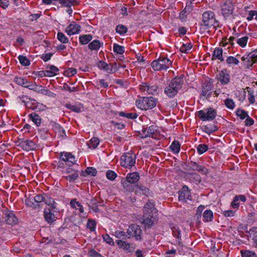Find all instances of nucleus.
<instances>
[{"label": "nucleus", "instance_id": "nucleus-1", "mask_svg": "<svg viewBox=\"0 0 257 257\" xmlns=\"http://www.w3.org/2000/svg\"><path fill=\"white\" fill-rule=\"evenodd\" d=\"M183 80L180 77L173 79L168 86L165 88V93L169 97H173L182 87Z\"/></svg>", "mask_w": 257, "mask_h": 257}, {"label": "nucleus", "instance_id": "nucleus-2", "mask_svg": "<svg viewBox=\"0 0 257 257\" xmlns=\"http://www.w3.org/2000/svg\"><path fill=\"white\" fill-rule=\"evenodd\" d=\"M216 22L217 21L216 20L214 13L211 11H206L202 16V20L200 22L201 29H209L214 26Z\"/></svg>", "mask_w": 257, "mask_h": 257}, {"label": "nucleus", "instance_id": "nucleus-3", "mask_svg": "<svg viewBox=\"0 0 257 257\" xmlns=\"http://www.w3.org/2000/svg\"><path fill=\"white\" fill-rule=\"evenodd\" d=\"M157 99L153 97H144L137 100L136 105L138 108L142 110L151 109L156 106Z\"/></svg>", "mask_w": 257, "mask_h": 257}, {"label": "nucleus", "instance_id": "nucleus-4", "mask_svg": "<svg viewBox=\"0 0 257 257\" xmlns=\"http://www.w3.org/2000/svg\"><path fill=\"white\" fill-rule=\"evenodd\" d=\"M172 64V61L168 58L160 56L158 59L154 60L151 63V66L155 71L166 70Z\"/></svg>", "mask_w": 257, "mask_h": 257}, {"label": "nucleus", "instance_id": "nucleus-5", "mask_svg": "<svg viewBox=\"0 0 257 257\" xmlns=\"http://www.w3.org/2000/svg\"><path fill=\"white\" fill-rule=\"evenodd\" d=\"M136 155L132 152L124 153L121 156L120 164L125 168H131L136 164Z\"/></svg>", "mask_w": 257, "mask_h": 257}, {"label": "nucleus", "instance_id": "nucleus-6", "mask_svg": "<svg viewBox=\"0 0 257 257\" xmlns=\"http://www.w3.org/2000/svg\"><path fill=\"white\" fill-rule=\"evenodd\" d=\"M198 116L202 121H211L213 120L217 115L216 110L209 107L205 110H200L197 112Z\"/></svg>", "mask_w": 257, "mask_h": 257}, {"label": "nucleus", "instance_id": "nucleus-7", "mask_svg": "<svg viewBox=\"0 0 257 257\" xmlns=\"http://www.w3.org/2000/svg\"><path fill=\"white\" fill-rule=\"evenodd\" d=\"M140 89L145 94L157 95L160 91L157 84L147 82L142 83L140 85Z\"/></svg>", "mask_w": 257, "mask_h": 257}, {"label": "nucleus", "instance_id": "nucleus-8", "mask_svg": "<svg viewBox=\"0 0 257 257\" xmlns=\"http://www.w3.org/2000/svg\"><path fill=\"white\" fill-rule=\"evenodd\" d=\"M127 238L135 237L137 240L142 239V231L140 227L136 224L130 225L127 229Z\"/></svg>", "mask_w": 257, "mask_h": 257}, {"label": "nucleus", "instance_id": "nucleus-9", "mask_svg": "<svg viewBox=\"0 0 257 257\" xmlns=\"http://www.w3.org/2000/svg\"><path fill=\"white\" fill-rule=\"evenodd\" d=\"M179 200L183 203L186 202L187 200H192L190 190L186 185L183 186L182 189L178 192Z\"/></svg>", "mask_w": 257, "mask_h": 257}, {"label": "nucleus", "instance_id": "nucleus-10", "mask_svg": "<svg viewBox=\"0 0 257 257\" xmlns=\"http://www.w3.org/2000/svg\"><path fill=\"white\" fill-rule=\"evenodd\" d=\"M216 79L220 81L221 84L224 85L230 82V75L227 69H224L216 75Z\"/></svg>", "mask_w": 257, "mask_h": 257}, {"label": "nucleus", "instance_id": "nucleus-11", "mask_svg": "<svg viewBox=\"0 0 257 257\" xmlns=\"http://www.w3.org/2000/svg\"><path fill=\"white\" fill-rule=\"evenodd\" d=\"M60 159L61 161L65 162L66 165L67 166H70L76 163L75 157L70 153H61Z\"/></svg>", "mask_w": 257, "mask_h": 257}, {"label": "nucleus", "instance_id": "nucleus-12", "mask_svg": "<svg viewBox=\"0 0 257 257\" xmlns=\"http://www.w3.org/2000/svg\"><path fill=\"white\" fill-rule=\"evenodd\" d=\"M234 7L232 2L227 1L221 5V14L224 17H226L231 15L233 11Z\"/></svg>", "mask_w": 257, "mask_h": 257}, {"label": "nucleus", "instance_id": "nucleus-13", "mask_svg": "<svg viewBox=\"0 0 257 257\" xmlns=\"http://www.w3.org/2000/svg\"><path fill=\"white\" fill-rule=\"evenodd\" d=\"M66 175L64 177L69 182H73L79 178V172L78 170L68 168L66 169Z\"/></svg>", "mask_w": 257, "mask_h": 257}, {"label": "nucleus", "instance_id": "nucleus-14", "mask_svg": "<svg viewBox=\"0 0 257 257\" xmlns=\"http://www.w3.org/2000/svg\"><path fill=\"white\" fill-rule=\"evenodd\" d=\"M134 191L136 194H140L147 197L152 196L153 192L147 187L142 184L135 186Z\"/></svg>", "mask_w": 257, "mask_h": 257}, {"label": "nucleus", "instance_id": "nucleus-15", "mask_svg": "<svg viewBox=\"0 0 257 257\" xmlns=\"http://www.w3.org/2000/svg\"><path fill=\"white\" fill-rule=\"evenodd\" d=\"M81 30V26L79 24L76 22H72L70 23L66 28L65 32L68 35H72L78 34Z\"/></svg>", "mask_w": 257, "mask_h": 257}, {"label": "nucleus", "instance_id": "nucleus-16", "mask_svg": "<svg viewBox=\"0 0 257 257\" xmlns=\"http://www.w3.org/2000/svg\"><path fill=\"white\" fill-rule=\"evenodd\" d=\"M19 146L26 151L33 150L35 148V143L29 140H20Z\"/></svg>", "mask_w": 257, "mask_h": 257}, {"label": "nucleus", "instance_id": "nucleus-17", "mask_svg": "<svg viewBox=\"0 0 257 257\" xmlns=\"http://www.w3.org/2000/svg\"><path fill=\"white\" fill-rule=\"evenodd\" d=\"M156 131V126L151 125L149 127L143 128L142 133H141L142 138L147 137H151L152 138H156L155 132Z\"/></svg>", "mask_w": 257, "mask_h": 257}, {"label": "nucleus", "instance_id": "nucleus-18", "mask_svg": "<svg viewBox=\"0 0 257 257\" xmlns=\"http://www.w3.org/2000/svg\"><path fill=\"white\" fill-rule=\"evenodd\" d=\"M44 216L45 220L50 224H52L57 218L54 213V210L49 208H46L44 209Z\"/></svg>", "mask_w": 257, "mask_h": 257}, {"label": "nucleus", "instance_id": "nucleus-19", "mask_svg": "<svg viewBox=\"0 0 257 257\" xmlns=\"http://www.w3.org/2000/svg\"><path fill=\"white\" fill-rule=\"evenodd\" d=\"M5 220L8 224L15 225L18 222V219L13 211L8 210L5 213Z\"/></svg>", "mask_w": 257, "mask_h": 257}, {"label": "nucleus", "instance_id": "nucleus-20", "mask_svg": "<svg viewBox=\"0 0 257 257\" xmlns=\"http://www.w3.org/2000/svg\"><path fill=\"white\" fill-rule=\"evenodd\" d=\"M189 164L190 169L193 171H198L204 175H207L209 173V170L207 168L195 162H191Z\"/></svg>", "mask_w": 257, "mask_h": 257}, {"label": "nucleus", "instance_id": "nucleus-21", "mask_svg": "<svg viewBox=\"0 0 257 257\" xmlns=\"http://www.w3.org/2000/svg\"><path fill=\"white\" fill-rule=\"evenodd\" d=\"M144 213L142 223L145 224L146 227L150 228L154 224L156 221L155 217L156 216V214L153 215L152 216V214H149V215H147Z\"/></svg>", "mask_w": 257, "mask_h": 257}, {"label": "nucleus", "instance_id": "nucleus-22", "mask_svg": "<svg viewBox=\"0 0 257 257\" xmlns=\"http://www.w3.org/2000/svg\"><path fill=\"white\" fill-rule=\"evenodd\" d=\"M144 213L146 214V216L151 214H152V216H153V215L157 214V210L154 207V204L153 202L149 200V201L145 205L144 207Z\"/></svg>", "mask_w": 257, "mask_h": 257}, {"label": "nucleus", "instance_id": "nucleus-23", "mask_svg": "<svg viewBox=\"0 0 257 257\" xmlns=\"http://www.w3.org/2000/svg\"><path fill=\"white\" fill-rule=\"evenodd\" d=\"M213 83L211 79L206 80L202 85V90L200 95H205L206 93L212 90Z\"/></svg>", "mask_w": 257, "mask_h": 257}, {"label": "nucleus", "instance_id": "nucleus-24", "mask_svg": "<svg viewBox=\"0 0 257 257\" xmlns=\"http://www.w3.org/2000/svg\"><path fill=\"white\" fill-rule=\"evenodd\" d=\"M129 182L132 184L137 183L140 179V175L138 172H135L129 173L126 177L124 178Z\"/></svg>", "mask_w": 257, "mask_h": 257}, {"label": "nucleus", "instance_id": "nucleus-25", "mask_svg": "<svg viewBox=\"0 0 257 257\" xmlns=\"http://www.w3.org/2000/svg\"><path fill=\"white\" fill-rule=\"evenodd\" d=\"M186 176L189 180L191 182L199 183L201 181L200 176L196 173H188L187 174Z\"/></svg>", "mask_w": 257, "mask_h": 257}, {"label": "nucleus", "instance_id": "nucleus-26", "mask_svg": "<svg viewBox=\"0 0 257 257\" xmlns=\"http://www.w3.org/2000/svg\"><path fill=\"white\" fill-rule=\"evenodd\" d=\"M121 184L123 188L126 191L132 192L134 190L135 186L132 185V183L129 182L124 178H122L121 180Z\"/></svg>", "mask_w": 257, "mask_h": 257}, {"label": "nucleus", "instance_id": "nucleus-27", "mask_svg": "<svg viewBox=\"0 0 257 257\" xmlns=\"http://www.w3.org/2000/svg\"><path fill=\"white\" fill-rule=\"evenodd\" d=\"M103 42L98 40H94L89 44L88 48L91 50L98 51L100 47L103 46Z\"/></svg>", "mask_w": 257, "mask_h": 257}, {"label": "nucleus", "instance_id": "nucleus-28", "mask_svg": "<svg viewBox=\"0 0 257 257\" xmlns=\"http://www.w3.org/2000/svg\"><path fill=\"white\" fill-rule=\"evenodd\" d=\"M170 228L172 231L173 236L178 239H181V230L178 225L171 223L170 225Z\"/></svg>", "mask_w": 257, "mask_h": 257}, {"label": "nucleus", "instance_id": "nucleus-29", "mask_svg": "<svg viewBox=\"0 0 257 257\" xmlns=\"http://www.w3.org/2000/svg\"><path fill=\"white\" fill-rule=\"evenodd\" d=\"M202 131L208 135H210L211 133L217 130L218 128L216 125L214 124H209L207 125H202L201 126Z\"/></svg>", "mask_w": 257, "mask_h": 257}, {"label": "nucleus", "instance_id": "nucleus-30", "mask_svg": "<svg viewBox=\"0 0 257 257\" xmlns=\"http://www.w3.org/2000/svg\"><path fill=\"white\" fill-rule=\"evenodd\" d=\"M223 51L221 48H216L213 52V54L212 56V59H218L221 61H224V58L222 56Z\"/></svg>", "mask_w": 257, "mask_h": 257}, {"label": "nucleus", "instance_id": "nucleus-31", "mask_svg": "<svg viewBox=\"0 0 257 257\" xmlns=\"http://www.w3.org/2000/svg\"><path fill=\"white\" fill-rule=\"evenodd\" d=\"M98 67L100 69L104 70L108 73H112V68L103 61H99L97 64Z\"/></svg>", "mask_w": 257, "mask_h": 257}, {"label": "nucleus", "instance_id": "nucleus-32", "mask_svg": "<svg viewBox=\"0 0 257 257\" xmlns=\"http://www.w3.org/2000/svg\"><path fill=\"white\" fill-rule=\"evenodd\" d=\"M79 39L80 43L82 45H85L92 39V36L90 34L82 35L79 36Z\"/></svg>", "mask_w": 257, "mask_h": 257}, {"label": "nucleus", "instance_id": "nucleus-33", "mask_svg": "<svg viewBox=\"0 0 257 257\" xmlns=\"http://www.w3.org/2000/svg\"><path fill=\"white\" fill-rule=\"evenodd\" d=\"M70 204L72 208L78 209L81 213H83L84 212L83 206L79 202L77 201L76 199L71 200L70 202Z\"/></svg>", "mask_w": 257, "mask_h": 257}, {"label": "nucleus", "instance_id": "nucleus-34", "mask_svg": "<svg viewBox=\"0 0 257 257\" xmlns=\"http://www.w3.org/2000/svg\"><path fill=\"white\" fill-rule=\"evenodd\" d=\"M32 120L36 124L37 126L41 125V117L36 113H32L29 115Z\"/></svg>", "mask_w": 257, "mask_h": 257}, {"label": "nucleus", "instance_id": "nucleus-35", "mask_svg": "<svg viewBox=\"0 0 257 257\" xmlns=\"http://www.w3.org/2000/svg\"><path fill=\"white\" fill-rule=\"evenodd\" d=\"M224 103L225 106L230 110H233L235 107V103L231 98H226L224 100Z\"/></svg>", "mask_w": 257, "mask_h": 257}, {"label": "nucleus", "instance_id": "nucleus-36", "mask_svg": "<svg viewBox=\"0 0 257 257\" xmlns=\"http://www.w3.org/2000/svg\"><path fill=\"white\" fill-rule=\"evenodd\" d=\"M203 220L206 222L210 221L213 218V212L210 210H206L203 214Z\"/></svg>", "mask_w": 257, "mask_h": 257}, {"label": "nucleus", "instance_id": "nucleus-37", "mask_svg": "<svg viewBox=\"0 0 257 257\" xmlns=\"http://www.w3.org/2000/svg\"><path fill=\"white\" fill-rule=\"evenodd\" d=\"M170 148L175 153H178L180 150V144L178 141H174L171 144Z\"/></svg>", "mask_w": 257, "mask_h": 257}, {"label": "nucleus", "instance_id": "nucleus-38", "mask_svg": "<svg viewBox=\"0 0 257 257\" xmlns=\"http://www.w3.org/2000/svg\"><path fill=\"white\" fill-rule=\"evenodd\" d=\"M37 101L31 98H29V101H27L25 104L26 107L32 109L33 110L37 108Z\"/></svg>", "mask_w": 257, "mask_h": 257}, {"label": "nucleus", "instance_id": "nucleus-39", "mask_svg": "<svg viewBox=\"0 0 257 257\" xmlns=\"http://www.w3.org/2000/svg\"><path fill=\"white\" fill-rule=\"evenodd\" d=\"M44 202L45 204L50 206L53 209H56L57 205L54 199L46 196Z\"/></svg>", "mask_w": 257, "mask_h": 257}, {"label": "nucleus", "instance_id": "nucleus-40", "mask_svg": "<svg viewBox=\"0 0 257 257\" xmlns=\"http://www.w3.org/2000/svg\"><path fill=\"white\" fill-rule=\"evenodd\" d=\"M99 144V140L97 138L94 137L89 142L88 146L90 148L95 149Z\"/></svg>", "mask_w": 257, "mask_h": 257}, {"label": "nucleus", "instance_id": "nucleus-41", "mask_svg": "<svg viewBox=\"0 0 257 257\" xmlns=\"http://www.w3.org/2000/svg\"><path fill=\"white\" fill-rule=\"evenodd\" d=\"M248 40V37L245 36L237 39L236 42L240 47L243 48L246 45Z\"/></svg>", "mask_w": 257, "mask_h": 257}, {"label": "nucleus", "instance_id": "nucleus-42", "mask_svg": "<svg viewBox=\"0 0 257 257\" xmlns=\"http://www.w3.org/2000/svg\"><path fill=\"white\" fill-rule=\"evenodd\" d=\"M192 48V45L191 43H186L183 44L180 48L181 52L188 53Z\"/></svg>", "mask_w": 257, "mask_h": 257}, {"label": "nucleus", "instance_id": "nucleus-43", "mask_svg": "<svg viewBox=\"0 0 257 257\" xmlns=\"http://www.w3.org/2000/svg\"><path fill=\"white\" fill-rule=\"evenodd\" d=\"M119 115L131 119H135L138 117V114L136 113H125L123 111L119 112Z\"/></svg>", "mask_w": 257, "mask_h": 257}, {"label": "nucleus", "instance_id": "nucleus-44", "mask_svg": "<svg viewBox=\"0 0 257 257\" xmlns=\"http://www.w3.org/2000/svg\"><path fill=\"white\" fill-rule=\"evenodd\" d=\"M115 31L120 35H123L126 33L127 28L124 25H118L115 28Z\"/></svg>", "mask_w": 257, "mask_h": 257}, {"label": "nucleus", "instance_id": "nucleus-45", "mask_svg": "<svg viewBox=\"0 0 257 257\" xmlns=\"http://www.w3.org/2000/svg\"><path fill=\"white\" fill-rule=\"evenodd\" d=\"M116 242L118 245L123 247L124 250H129L130 248V244L127 242L123 241L122 240H117Z\"/></svg>", "mask_w": 257, "mask_h": 257}, {"label": "nucleus", "instance_id": "nucleus-46", "mask_svg": "<svg viewBox=\"0 0 257 257\" xmlns=\"http://www.w3.org/2000/svg\"><path fill=\"white\" fill-rule=\"evenodd\" d=\"M113 50L114 52L119 54H122L124 52V47L116 43L113 44Z\"/></svg>", "mask_w": 257, "mask_h": 257}, {"label": "nucleus", "instance_id": "nucleus-47", "mask_svg": "<svg viewBox=\"0 0 257 257\" xmlns=\"http://www.w3.org/2000/svg\"><path fill=\"white\" fill-rule=\"evenodd\" d=\"M18 58H19V60L20 63L22 65L25 66H27L30 65V61L27 57L24 56L23 55H20L19 56Z\"/></svg>", "mask_w": 257, "mask_h": 257}, {"label": "nucleus", "instance_id": "nucleus-48", "mask_svg": "<svg viewBox=\"0 0 257 257\" xmlns=\"http://www.w3.org/2000/svg\"><path fill=\"white\" fill-rule=\"evenodd\" d=\"M66 107L75 112L79 113L81 112V108L78 105L69 103L66 104Z\"/></svg>", "mask_w": 257, "mask_h": 257}, {"label": "nucleus", "instance_id": "nucleus-49", "mask_svg": "<svg viewBox=\"0 0 257 257\" xmlns=\"http://www.w3.org/2000/svg\"><path fill=\"white\" fill-rule=\"evenodd\" d=\"M241 253L242 257H256L254 252L248 250H241Z\"/></svg>", "mask_w": 257, "mask_h": 257}, {"label": "nucleus", "instance_id": "nucleus-50", "mask_svg": "<svg viewBox=\"0 0 257 257\" xmlns=\"http://www.w3.org/2000/svg\"><path fill=\"white\" fill-rule=\"evenodd\" d=\"M115 236L118 238H122V239H125L127 238V233L123 231L116 230L114 232Z\"/></svg>", "mask_w": 257, "mask_h": 257}, {"label": "nucleus", "instance_id": "nucleus-51", "mask_svg": "<svg viewBox=\"0 0 257 257\" xmlns=\"http://www.w3.org/2000/svg\"><path fill=\"white\" fill-rule=\"evenodd\" d=\"M77 3L76 0H60V4L65 7H70L72 5H74Z\"/></svg>", "mask_w": 257, "mask_h": 257}, {"label": "nucleus", "instance_id": "nucleus-52", "mask_svg": "<svg viewBox=\"0 0 257 257\" xmlns=\"http://www.w3.org/2000/svg\"><path fill=\"white\" fill-rule=\"evenodd\" d=\"M57 36L58 40L61 43H67L69 41L68 38L62 32H58Z\"/></svg>", "mask_w": 257, "mask_h": 257}, {"label": "nucleus", "instance_id": "nucleus-53", "mask_svg": "<svg viewBox=\"0 0 257 257\" xmlns=\"http://www.w3.org/2000/svg\"><path fill=\"white\" fill-rule=\"evenodd\" d=\"M236 114L241 119H243L248 116L247 112L243 109H238L236 110Z\"/></svg>", "mask_w": 257, "mask_h": 257}, {"label": "nucleus", "instance_id": "nucleus-54", "mask_svg": "<svg viewBox=\"0 0 257 257\" xmlns=\"http://www.w3.org/2000/svg\"><path fill=\"white\" fill-rule=\"evenodd\" d=\"M247 57L249 59H251L252 64L257 62V49L255 51L249 53Z\"/></svg>", "mask_w": 257, "mask_h": 257}, {"label": "nucleus", "instance_id": "nucleus-55", "mask_svg": "<svg viewBox=\"0 0 257 257\" xmlns=\"http://www.w3.org/2000/svg\"><path fill=\"white\" fill-rule=\"evenodd\" d=\"M106 176L108 180L113 181L117 177V174L112 170H108L106 173Z\"/></svg>", "mask_w": 257, "mask_h": 257}, {"label": "nucleus", "instance_id": "nucleus-56", "mask_svg": "<svg viewBox=\"0 0 257 257\" xmlns=\"http://www.w3.org/2000/svg\"><path fill=\"white\" fill-rule=\"evenodd\" d=\"M96 223L94 220L92 219H88L87 223V227L89 229L90 231H93L95 229Z\"/></svg>", "mask_w": 257, "mask_h": 257}, {"label": "nucleus", "instance_id": "nucleus-57", "mask_svg": "<svg viewBox=\"0 0 257 257\" xmlns=\"http://www.w3.org/2000/svg\"><path fill=\"white\" fill-rule=\"evenodd\" d=\"M250 236L252 240L257 245V227H253L250 230Z\"/></svg>", "mask_w": 257, "mask_h": 257}, {"label": "nucleus", "instance_id": "nucleus-58", "mask_svg": "<svg viewBox=\"0 0 257 257\" xmlns=\"http://www.w3.org/2000/svg\"><path fill=\"white\" fill-rule=\"evenodd\" d=\"M208 148L206 145L200 144L197 147V151L199 154H202L207 151Z\"/></svg>", "mask_w": 257, "mask_h": 257}, {"label": "nucleus", "instance_id": "nucleus-59", "mask_svg": "<svg viewBox=\"0 0 257 257\" xmlns=\"http://www.w3.org/2000/svg\"><path fill=\"white\" fill-rule=\"evenodd\" d=\"M42 94L52 98L55 97L56 95V94L51 92L49 89H47L46 87H44L43 91H42Z\"/></svg>", "mask_w": 257, "mask_h": 257}, {"label": "nucleus", "instance_id": "nucleus-60", "mask_svg": "<svg viewBox=\"0 0 257 257\" xmlns=\"http://www.w3.org/2000/svg\"><path fill=\"white\" fill-rule=\"evenodd\" d=\"M46 196V195L38 194L34 197V199L36 202L40 203L45 201Z\"/></svg>", "mask_w": 257, "mask_h": 257}, {"label": "nucleus", "instance_id": "nucleus-61", "mask_svg": "<svg viewBox=\"0 0 257 257\" xmlns=\"http://www.w3.org/2000/svg\"><path fill=\"white\" fill-rule=\"evenodd\" d=\"M85 172L87 174L92 176H95L97 174V170L93 167H87Z\"/></svg>", "mask_w": 257, "mask_h": 257}, {"label": "nucleus", "instance_id": "nucleus-62", "mask_svg": "<svg viewBox=\"0 0 257 257\" xmlns=\"http://www.w3.org/2000/svg\"><path fill=\"white\" fill-rule=\"evenodd\" d=\"M96 83L100 87L105 88L108 86V83L103 79L97 80L96 81Z\"/></svg>", "mask_w": 257, "mask_h": 257}, {"label": "nucleus", "instance_id": "nucleus-63", "mask_svg": "<svg viewBox=\"0 0 257 257\" xmlns=\"http://www.w3.org/2000/svg\"><path fill=\"white\" fill-rule=\"evenodd\" d=\"M226 62L229 64H235L237 65L239 63V61L235 57L232 56L228 57L227 58Z\"/></svg>", "mask_w": 257, "mask_h": 257}, {"label": "nucleus", "instance_id": "nucleus-64", "mask_svg": "<svg viewBox=\"0 0 257 257\" xmlns=\"http://www.w3.org/2000/svg\"><path fill=\"white\" fill-rule=\"evenodd\" d=\"M29 98L30 97H29L28 96H27L26 95H20V96H19L18 97L17 100L19 102H21V103H24V104L25 105L26 102L27 101H29Z\"/></svg>", "mask_w": 257, "mask_h": 257}]
</instances>
